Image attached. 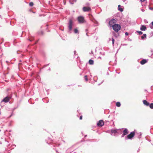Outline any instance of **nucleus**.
I'll return each mask as SVG.
<instances>
[{
    "label": "nucleus",
    "instance_id": "f257e3e1",
    "mask_svg": "<svg viewBox=\"0 0 153 153\" xmlns=\"http://www.w3.org/2000/svg\"><path fill=\"white\" fill-rule=\"evenodd\" d=\"M112 27L114 30L116 32H118L120 29V25L118 24H116L114 25V26H112Z\"/></svg>",
    "mask_w": 153,
    "mask_h": 153
},
{
    "label": "nucleus",
    "instance_id": "f03ea898",
    "mask_svg": "<svg viewBox=\"0 0 153 153\" xmlns=\"http://www.w3.org/2000/svg\"><path fill=\"white\" fill-rule=\"evenodd\" d=\"M134 135L135 133L134 131H132L126 137L125 140L131 139L132 138L134 137Z\"/></svg>",
    "mask_w": 153,
    "mask_h": 153
},
{
    "label": "nucleus",
    "instance_id": "7ed1b4c3",
    "mask_svg": "<svg viewBox=\"0 0 153 153\" xmlns=\"http://www.w3.org/2000/svg\"><path fill=\"white\" fill-rule=\"evenodd\" d=\"M116 20L114 19H111L109 22V25L110 27H112V26H114V25L116 24Z\"/></svg>",
    "mask_w": 153,
    "mask_h": 153
},
{
    "label": "nucleus",
    "instance_id": "20e7f679",
    "mask_svg": "<svg viewBox=\"0 0 153 153\" xmlns=\"http://www.w3.org/2000/svg\"><path fill=\"white\" fill-rule=\"evenodd\" d=\"M73 22L71 19H70L68 23V28L69 30L71 31L72 29Z\"/></svg>",
    "mask_w": 153,
    "mask_h": 153
},
{
    "label": "nucleus",
    "instance_id": "39448f33",
    "mask_svg": "<svg viewBox=\"0 0 153 153\" xmlns=\"http://www.w3.org/2000/svg\"><path fill=\"white\" fill-rule=\"evenodd\" d=\"M77 20L79 23H82L84 22V18L82 16H79L78 17Z\"/></svg>",
    "mask_w": 153,
    "mask_h": 153
},
{
    "label": "nucleus",
    "instance_id": "423d86ee",
    "mask_svg": "<svg viewBox=\"0 0 153 153\" xmlns=\"http://www.w3.org/2000/svg\"><path fill=\"white\" fill-rule=\"evenodd\" d=\"M11 99L10 97H8L7 96L4 98L1 101V102H4L5 103L8 102Z\"/></svg>",
    "mask_w": 153,
    "mask_h": 153
},
{
    "label": "nucleus",
    "instance_id": "0eeeda50",
    "mask_svg": "<svg viewBox=\"0 0 153 153\" xmlns=\"http://www.w3.org/2000/svg\"><path fill=\"white\" fill-rule=\"evenodd\" d=\"M97 125L99 126H102L104 124V123L102 120H100L97 123Z\"/></svg>",
    "mask_w": 153,
    "mask_h": 153
},
{
    "label": "nucleus",
    "instance_id": "6e6552de",
    "mask_svg": "<svg viewBox=\"0 0 153 153\" xmlns=\"http://www.w3.org/2000/svg\"><path fill=\"white\" fill-rule=\"evenodd\" d=\"M91 10V9L89 7H83V10L84 12H88Z\"/></svg>",
    "mask_w": 153,
    "mask_h": 153
},
{
    "label": "nucleus",
    "instance_id": "1a4fd4ad",
    "mask_svg": "<svg viewBox=\"0 0 153 153\" xmlns=\"http://www.w3.org/2000/svg\"><path fill=\"white\" fill-rule=\"evenodd\" d=\"M146 29V26L143 25H141L140 27V30L142 31H145Z\"/></svg>",
    "mask_w": 153,
    "mask_h": 153
},
{
    "label": "nucleus",
    "instance_id": "9d476101",
    "mask_svg": "<svg viewBox=\"0 0 153 153\" xmlns=\"http://www.w3.org/2000/svg\"><path fill=\"white\" fill-rule=\"evenodd\" d=\"M117 129H111V135H113L112 134L113 133H114L115 134H116V133H117Z\"/></svg>",
    "mask_w": 153,
    "mask_h": 153
},
{
    "label": "nucleus",
    "instance_id": "9b49d317",
    "mask_svg": "<svg viewBox=\"0 0 153 153\" xmlns=\"http://www.w3.org/2000/svg\"><path fill=\"white\" fill-rule=\"evenodd\" d=\"M143 102L144 104L145 105H146V106H149L150 104L146 100H143Z\"/></svg>",
    "mask_w": 153,
    "mask_h": 153
},
{
    "label": "nucleus",
    "instance_id": "f8f14e48",
    "mask_svg": "<svg viewBox=\"0 0 153 153\" xmlns=\"http://www.w3.org/2000/svg\"><path fill=\"white\" fill-rule=\"evenodd\" d=\"M128 130L127 128H125L123 131V135L124 134L126 135L128 134Z\"/></svg>",
    "mask_w": 153,
    "mask_h": 153
},
{
    "label": "nucleus",
    "instance_id": "ddd939ff",
    "mask_svg": "<svg viewBox=\"0 0 153 153\" xmlns=\"http://www.w3.org/2000/svg\"><path fill=\"white\" fill-rule=\"evenodd\" d=\"M147 62L146 60L145 59L142 60L140 62V63L142 65H143Z\"/></svg>",
    "mask_w": 153,
    "mask_h": 153
},
{
    "label": "nucleus",
    "instance_id": "4468645a",
    "mask_svg": "<svg viewBox=\"0 0 153 153\" xmlns=\"http://www.w3.org/2000/svg\"><path fill=\"white\" fill-rule=\"evenodd\" d=\"M76 0H69V2L71 4H73L75 2H76Z\"/></svg>",
    "mask_w": 153,
    "mask_h": 153
},
{
    "label": "nucleus",
    "instance_id": "2eb2a0df",
    "mask_svg": "<svg viewBox=\"0 0 153 153\" xmlns=\"http://www.w3.org/2000/svg\"><path fill=\"white\" fill-rule=\"evenodd\" d=\"M118 10H119L121 12H122L123 11V8H121V6L120 5H119L118 6Z\"/></svg>",
    "mask_w": 153,
    "mask_h": 153
},
{
    "label": "nucleus",
    "instance_id": "dca6fc26",
    "mask_svg": "<svg viewBox=\"0 0 153 153\" xmlns=\"http://www.w3.org/2000/svg\"><path fill=\"white\" fill-rule=\"evenodd\" d=\"M94 62V61L92 59H90L89 61V63L90 65H93Z\"/></svg>",
    "mask_w": 153,
    "mask_h": 153
},
{
    "label": "nucleus",
    "instance_id": "f3484780",
    "mask_svg": "<svg viewBox=\"0 0 153 153\" xmlns=\"http://www.w3.org/2000/svg\"><path fill=\"white\" fill-rule=\"evenodd\" d=\"M121 104L119 102H117L116 103V105L117 106L119 107L120 106Z\"/></svg>",
    "mask_w": 153,
    "mask_h": 153
},
{
    "label": "nucleus",
    "instance_id": "a211bd4d",
    "mask_svg": "<svg viewBox=\"0 0 153 153\" xmlns=\"http://www.w3.org/2000/svg\"><path fill=\"white\" fill-rule=\"evenodd\" d=\"M146 34H143V36H142L141 38L142 39H143L144 38H146Z\"/></svg>",
    "mask_w": 153,
    "mask_h": 153
},
{
    "label": "nucleus",
    "instance_id": "6ab92c4d",
    "mask_svg": "<svg viewBox=\"0 0 153 153\" xmlns=\"http://www.w3.org/2000/svg\"><path fill=\"white\" fill-rule=\"evenodd\" d=\"M149 106L151 109H153V103H151V104H150Z\"/></svg>",
    "mask_w": 153,
    "mask_h": 153
},
{
    "label": "nucleus",
    "instance_id": "aec40b11",
    "mask_svg": "<svg viewBox=\"0 0 153 153\" xmlns=\"http://www.w3.org/2000/svg\"><path fill=\"white\" fill-rule=\"evenodd\" d=\"M74 33H78V30L76 28H75L74 30Z\"/></svg>",
    "mask_w": 153,
    "mask_h": 153
},
{
    "label": "nucleus",
    "instance_id": "412c9836",
    "mask_svg": "<svg viewBox=\"0 0 153 153\" xmlns=\"http://www.w3.org/2000/svg\"><path fill=\"white\" fill-rule=\"evenodd\" d=\"M152 25H149L150 27L151 28H153V22L151 23Z\"/></svg>",
    "mask_w": 153,
    "mask_h": 153
},
{
    "label": "nucleus",
    "instance_id": "4be33fe9",
    "mask_svg": "<svg viewBox=\"0 0 153 153\" xmlns=\"http://www.w3.org/2000/svg\"><path fill=\"white\" fill-rule=\"evenodd\" d=\"M30 6L32 7L33 5V2H30L29 4Z\"/></svg>",
    "mask_w": 153,
    "mask_h": 153
},
{
    "label": "nucleus",
    "instance_id": "5701e85b",
    "mask_svg": "<svg viewBox=\"0 0 153 153\" xmlns=\"http://www.w3.org/2000/svg\"><path fill=\"white\" fill-rule=\"evenodd\" d=\"M137 32L140 35H141L143 34V32L140 31H137Z\"/></svg>",
    "mask_w": 153,
    "mask_h": 153
},
{
    "label": "nucleus",
    "instance_id": "b1692460",
    "mask_svg": "<svg viewBox=\"0 0 153 153\" xmlns=\"http://www.w3.org/2000/svg\"><path fill=\"white\" fill-rule=\"evenodd\" d=\"M28 40H29L30 41H32L34 40L33 37H31Z\"/></svg>",
    "mask_w": 153,
    "mask_h": 153
},
{
    "label": "nucleus",
    "instance_id": "393cba45",
    "mask_svg": "<svg viewBox=\"0 0 153 153\" xmlns=\"http://www.w3.org/2000/svg\"><path fill=\"white\" fill-rule=\"evenodd\" d=\"M112 45H114V39L113 38H112Z\"/></svg>",
    "mask_w": 153,
    "mask_h": 153
},
{
    "label": "nucleus",
    "instance_id": "a878e982",
    "mask_svg": "<svg viewBox=\"0 0 153 153\" xmlns=\"http://www.w3.org/2000/svg\"><path fill=\"white\" fill-rule=\"evenodd\" d=\"M85 79L86 81H87L88 80V79L87 78V75L85 76Z\"/></svg>",
    "mask_w": 153,
    "mask_h": 153
},
{
    "label": "nucleus",
    "instance_id": "bb28decb",
    "mask_svg": "<svg viewBox=\"0 0 153 153\" xmlns=\"http://www.w3.org/2000/svg\"><path fill=\"white\" fill-rule=\"evenodd\" d=\"M149 9L152 10H153V7H150L149 8Z\"/></svg>",
    "mask_w": 153,
    "mask_h": 153
},
{
    "label": "nucleus",
    "instance_id": "cd10ccee",
    "mask_svg": "<svg viewBox=\"0 0 153 153\" xmlns=\"http://www.w3.org/2000/svg\"><path fill=\"white\" fill-rule=\"evenodd\" d=\"M125 34L126 36H128V33L127 32L125 33Z\"/></svg>",
    "mask_w": 153,
    "mask_h": 153
},
{
    "label": "nucleus",
    "instance_id": "c85d7f7f",
    "mask_svg": "<svg viewBox=\"0 0 153 153\" xmlns=\"http://www.w3.org/2000/svg\"><path fill=\"white\" fill-rule=\"evenodd\" d=\"M82 116H81L79 117V119L80 120H82Z\"/></svg>",
    "mask_w": 153,
    "mask_h": 153
},
{
    "label": "nucleus",
    "instance_id": "c756f323",
    "mask_svg": "<svg viewBox=\"0 0 153 153\" xmlns=\"http://www.w3.org/2000/svg\"><path fill=\"white\" fill-rule=\"evenodd\" d=\"M141 10L142 12H144L145 11V10L144 9H141Z\"/></svg>",
    "mask_w": 153,
    "mask_h": 153
},
{
    "label": "nucleus",
    "instance_id": "7c9ffc66",
    "mask_svg": "<svg viewBox=\"0 0 153 153\" xmlns=\"http://www.w3.org/2000/svg\"><path fill=\"white\" fill-rule=\"evenodd\" d=\"M125 135H123V134L121 136V137H123Z\"/></svg>",
    "mask_w": 153,
    "mask_h": 153
},
{
    "label": "nucleus",
    "instance_id": "2f4dec72",
    "mask_svg": "<svg viewBox=\"0 0 153 153\" xmlns=\"http://www.w3.org/2000/svg\"><path fill=\"white\" fill-rule=\"evenodd\" d=\"M49 65V64H47V65H45L44 66V67H46V66H48V65Z\"/></svg>",
    "mask_w": 153,
    "mask_h": 153
},
{
    "label": "nucleus",
    "instance_id": "473e14b6",
    "mask_svg": "<svg viewBox=\"0 0 153 153\" xmlns=\"http://www.w3.org/2000/svg\"><path fill=\"white\" fill-rule=\"evenodd\" d=\"M151 35H152H152H153V32H151Z\"/></svg>",
    "mask_w": 153,
    "mask_h": 153
},
{
    "label": "nucleus",
    "instance_id": "72a5a7b5",
    "mask_svg": "<svg viewBox=\"0 0 153 153\" xmlns=\"http://www.w3.org/2000/svg\"><path fill=\"white\" fill-rule=\"evenodd\" d=\"M74 54L75 55V53H76V51H74Z\"/></svg>",
    "mask_w": 153,
    "mask_h": 153
},
{
    "label": "nucleus",
    "instance_id": "f704fd0d",
    "mask_svg": "<svg viewBox=\"0 0 153 153\" xmlns=\"http://www.w3.org/2000/svg\"><path fill=\"white\" fill-rule=\"evenodd\" d=\"M151 52H152V55H153V51H151Z\"/></svg>",
    "mask_w": 153,
    "mask_h": 153
},
{
    "label": "nucleus",
    "instance_id": "c9c22d12",
    "mask_svg": "<svg viewBox=\"0 0 153 153\" xmlns=\"http://www.w3.org/2000/svg\"><path fill=\"white\" fill-rule=\"evenodd\" d=\"M88 31V29H86L85 30V31L87 32V31Z\"/></svg>",
    "mask_w": 153,
    "mask_h": 153
},
{
    "label": "nucleus",
    "instance_id": "e433bc0d",
    "mask_svg": "<svg viewBox=\"0 0 153 153\" xmlns=\"http://www.w3.org/2000/svg\"><path fill=\"white\" fill-rule=\"evenodd\" d=\"M86 35H87V36H88V33H87H87H86Z\"/></svg>",
    "mask_w": 153,
    "mask_h": 153
},
{
    "label": "nucleus",
    "instance_id": "4c0bfd02",
    "mask_svg": "<svg viewBox=\"0 0 153 153\" xmlns=\"http://www.w3.org/2000/svg\"><path fill=\"white\" fill-rule=\"evenodd\" d=\"M91 54H93V52L92 51H91Z\"/></svg>",
    "mask_w": 153,
    "mask_h": 153
},
{
    "label": "nucleus",
    "instance_id": "58836bf2",
    "mask_svg": "<svg viewBox=\"0 0 153 153\" xmlns=\"http://www.w3.org/2000/svg\"><path fill=\"white\" fill-rule=\"evenodd\" d=\"M86 136H87V135H85V137H86Z\"/></svg>",
    "mask_w": 153,
    "mask_h": 153
},
{
    "label": "nucleus",
    "instance_id": "ea45409f",
    "mask_svg": "<svg viewBox=\"0 0 153 153\" xmlns=\"http://www.w3.org/2000/svg\"><path fill=\"white\" fill-rule=\"evenodd\" d=\"M103 82V81L102 82H101V83H102V82Z\"/></svg>",
    "mask_w": 153,
    "mask_h": 153
},
{
    "label": "nucleus",
    "instance_id": "a19ab883",
    "mask_svg": "<svg viewBox=\"0 0 153 153\" xmlns=\"http://www.w3.org/2000/svg\"><path fill=\"white\" fill-rule=\"evenodd\" d=\"M100 85V84H98V85Z\"/></svg>",
    "mask_w": 153,
    "mask_h": 153
},
{
    "label": "nucleus",
    "instance_id": "79ce46f5",
    "mask_svg": "<svg viewBox=\"0 0 153 153\" xmlns=\"http://www.w3.org/2000/svg\"><path fill=\"white\" fill-rule=\"evenodd\" d=\"M99 58H100L101 57H99Z\"/></svg>",
    "mask_w": 153,
    "mask_h": 153
},
{
    "label": "nucleus",
    "instance_id": "37998d69",
    "mask_svg": "<svg viewBox=\"0 0 153 153\" xmlns=\"http://www.w3.org/2000/svg\"><path fill=\"white\" fill-rule=\"evenodd\" d=\"M99 58H100L101 57H99Z\"/></svg>",
    "mask_w": 153,
    "mask_h": 153
},
{
    "label": "nucleus",
    "instance_id": "c03bdc74",
    "mask_svg": "<svg viewBox=\"0 0 153 153\" xmlns=\"http://www.w3.org/2000/svg\"><path fill=\"white\" fill-rule=\"evenodd\" d=\"M74 153H75V152H74Z\"/></svg>",
    "mask_w": 153,
    "mask_h": 153
}]
</instances>
